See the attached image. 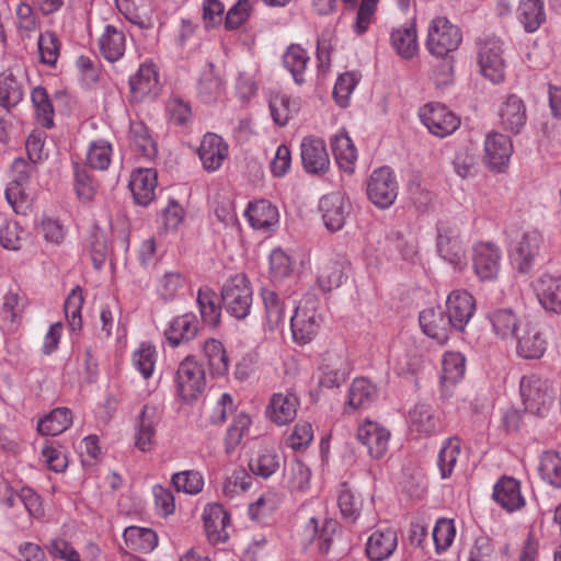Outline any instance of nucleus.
<instances>
[{
	"mask_svg": "<svg viewBox=\"0 0 561 561\" xmlns=\"http://www.w3.org/2000/svg\"><path fill=\"white\" fill-rule=\"evenodd\" d=\"M543 238L537 230L517 231L511 238L508 256L515 270L520 274L533 271L540 255Z\"/></svg>",
	"mask_w": 561,
	"mask_h": 561,
	"instance_id": "f257e3e1",
	"label": "nucleus"
},
{
	"mask_svg": "<svg viewBox=\"0 0 561 561\" xmlns=\"http://www.w3.org/2000/svg\"><path fill=\"white\" fill-rule=\"evenodd\" d=\"M323 317L318 310V301L307 295L296 307L290 318V330L294 341L299 345L310 343L320 332Z\"/></svg>",
	"mask_w": 561,
	"mask_h": 561,
	"instance_id": "f03ea898",
	"label": "nucleus"
},
{
	"mask_svg": "<svg viewBox=\"0 0 561 561\" xmlns=\"http://www.w3.org/2000/svg\"><path fill=\"white\" fill-rule=\"evenodd\" d=\"M34 172L35 164L23 158H16L11 165L5 198L16 214L26 215L31 210L33 198L26 187Z\"/></svg>",
	"mask_w": 561,
	"mask_h": 561,
	"instance_id": "7ed1b4c3",
	"label": "nucleus"
},
{
	"mask_svg": "<svg viewBox=\"0 0 561 561\" xmlns=\"http://www.w3.org/2000/svg\"><path fill=\"white\" fill-rule=\"evenodd\" d=\"M221 300L231 317L238 320L247 318L253 302V289L248 276L238 273L229 277L221 288Z\"/></svg>",
	"mask_w": 561,
	"mask_h": 561,
	"instance_id": "20e7f679",
	"label": "nucleus"
},
{
	"mask_svg": "<svg viewBox=\"0 0 561 561\" xmlns=\"http://www.w3.org/2000/svg\"><path fill=\"white\" fill-rule=\"evenodd\" d=\"M461 39L456 25L445 16H436L430 22L425 46L431 55L445 57L459 47Z\"/></svg>",
	"mask_w": 561,
	"mask_h": 561,
	"instance_id": "39448f33",
	"label": "nucleus"
},
{
	"mask_svg": "<svg viewBox=\"0 0 561 561\" xmlns=\"http://www.w3.org/2000/svg\"><path fill=\"white\" fill-rule=\"evenodd\" d=\"M519 388L525 410L538 416H546L554 399L551 386L540 377L529 375L522 378Z\"/></svg>",
	"mask_w": 561,
	"mask_h": 561,
	"instance_id": "423d86ee",
	"label": "nucleus"
},
{
	"mask_svg": "<svg viewBox=\"0 0 561 561\" xmlns=\"http://www.w3.org/2000/svg\"><path fill=\"white\" fill-rule=\"evenodd\" d=\"M178 396L186 402L196 400L206 387L205 370L193 357H185L179 365L175 375Z\"/></svg>",
	"mask_w": 561,
	"mask_h": 561,
	"instance_id": "0eeeda50",
	"label": "nucleus"
},
{
	"mask_svg": "<svg viewBox=\"0 0 561 561\" xmlns=\"http://www.w3.org/2000/svg\"><path fill=\"white\" fill-rule=\"evenodd\" d=\"M478 65L480 72L493 83L504 80L506 64L503 57V44L499 38L489 37L479 43Z\"/></svg>",
	"mask_w": 561,
	"mask_h": 561,
	"instance_id": "6e6552de",
	"label": "nucleus"
},
{
	"mask_svg": "<svg viewBox=\"0 0 561 561\" xmlns=\"http://www.w3.org/2000/svg\"><path fill=\"white\" fill-rule=\"evenodd\" d=\"M398 195V183L388 167L376 169L367 181V196L378 208L390 207Z\"/></svg>",
	"mask_w": 561,
	"mask_h": 561,
	"instance_id": "1a4fd4ad",
	"label": "nucleus"
},
{
	"mask_svg": "<svg viewBox=\"0 0 561 561\" xmlns=\"http://www.w3.org/2000/svg\"><path fill=\"white\" fill-rule=\"evenodd\" d=\"M437 251L440 257L456 270H462L466 266L465 247L460 238V230L456 225H439Z\"/></svg>",
	"mask_w": 561,
	"mask_h": 561,
	"instance_id": "9d476101",
	"label": "nucleus"
},
{
	"mask_svg": "<svg viewBox=\"0 0 561 561\" xmlns=\"http://www.w3.org/2000/svg\"><path fill=\"white\" fill-rule=\"evenodd\" d=\"M419 116L430 133L442 138L453 134L460 124L459 118L440 103L425 104L420 108Z\"/></svg>",
	"mask_w": 561,
	"mask_h": 561,
	"instance_id": "9b49d317",
	"label": "nucleus"
},
{
	"mask_svg": "<svg viewBox=\"0 0 561 561\" xmlns=\"http://www.w3.org/2000/svg\"><path fill=\"white\" fill-rule=\"evenodd\" d=\"M502 252L493 242H478L472 248V266L481 280L496 278L501 267Z\"/></svg>",
	"mask_w": 561,
	"mask_h": 561,
	"instance_id": "f8f14e48",
	"label": "nucleus"
},
{
	"mask_svg": "<svg viewBox=\"0 0 561 561\" xmlns=\"http://www.w3.org/2000/svg\"><path fill=\"white\" fill-rule=\"evenodd\" d=\"M160 422L158 410L153 405L145 404L136 417L134 445L142 453H149L156 445L157 426Z\"/></svg>",
	"mask_w": 561,
	"mask_h": 561,
	"instance_id": "ddd939ff",
	"label": "nucleus"
},
{
	"mask_svg": "<svg viewBox=\"0 0 561 561\" xmlns=\"http://www.w3.org/2000/svg\"><path fill=\"white\" fill-rule=\"evenodd\" d=\"M300 157L305 171L309 174H325L330 169V158L323 139L308 136L300 144Z\"/></svg>",
	"mask_w": 561,
	"mask_h": 561,
	"instance_id": "4468645a",
	"label": "nucleus"
},
{
	"mask_svg": "<svg viewBox=\"0 0 561 561\" xmlns=\"http://www.w3.org/2000/svg\"><path fill=\"white\" fill-rule=\"evenodd\" d=\"M476 311L473 296L465 289L453 290L446 299V313L456 331H463Z\"/></svg>",
	"mask_w": 561,
	"mask_h": 561,
	"instance_id": "2eb2a0df",
	"label": "nucleus"
},
{
	"mask_svg": "<svg viewBox=\"0 0 561 561\" xmlns=\"http://www.w3.org/2000/svg\"><path fill=\"white\" fill-rule=\"evenodd\" d=\"M513 153L512 140L501 133H490L484 141V162L495 172H503Z\"/></svg>",
	"mask_w": 561,
	"mask_h": 561,
	"instance_id": "dca6fc26",
	"label": "nucleus"
},
{
	"mask_svg": "<svg viewBox=\"0 0 561 561\" xmlns=\"http://www.w3.org/2000/svg\"><path fill=\"white\" fill-rule=\"evenodd\" d=\"M515 352L518 357L527 360L540 359L548 346L545 335L533 325H524L514 336Z\"/></svg>",
	"mask_w": 561,
	"mask_h": 561,
	"instance_id": "f3484780",
	"label": "nucleus"
},
{
	"mask_svg": "<svg viewBox=\"0 0 561 561\" xmlns=\"http://www.w3.org/2000/svg\"><path fill=\"white\" fill-rule=\"evenodd\" d=\"M419 321L423 332L440 344L446 343L455 330L447 313L440 308L423 310L420 313Z\"/></svg>",
	"mask_w": 561,
	"mask_h": 561,
	"instance_id": "a211bd4d",
	"label": "nucleus"
},
{
	"mask_svg": "<svg viewBox=\"0 0 561 561\" xmlns=\"http://www.w3.org/2000/svg\"><path fill=\"white\" fill-rule=\"evenodd\" d=\"M319 383L324 388L339 387L350 373V364L342 353L327 352L320 365Z\"/></svg>",
	"mask_w": 561,
	"mask_h": 561,
	"instance_id": "6ab92c4d",
	"label": "nucleus"
},
{
	"mask_svg": "<svg viewBox=\"0 0 561 561\" xmlns=\"http://www.w3.org/2000/svg\"><path fill=\"white\" fill-rule=\"evenodd\" d=\"M398 547L397 530L391 527L378 528L366 541V554L370 561L389 559Z\"/></svg>",
	"mask_w": 561,
	"mask_h": 561,
	"instance_id": "aec40b11",
	"label": "nucleus"
},
{
	"mask_svg": "<svg viewBox=\"0 0 561 561\" xmlns=\"http://www.w3.org/2000/svg\"><path fill=\"white\" fill-rule=\"evenodd\" d=\"M357 438L367 447L370 457L380 459L388 450L390 433L378 423L366 421L358 426Z\"/></svg>",
	"mask_w": 561,
	"mask_h": 561,
	"instance_id": "412c9836",
	"label": "nucleus"
},
{
	"mask_svg": "<svg viewBox=\"0 0 561 561\" xmlns=\"http://www.w3.org/2000/svg\"><path fill=\"white\" fill-rule=\"evenodd\" d=\"M26 307V297L18 287H10L0 296V322L8 330L18 328Z\"/></svg>",
	"mask_w": 561,
	"mask_h": 561,
	"instance_id": "4be33fe9",
	"label": "nucleus"
},
{
	"mask_svg": "<svg viewBox=\"0 0 561 561\" xmlns=\"http://www.w3.org/2000/svg\"><path fill=\"white\" fill-rule=\"evenodd\" d=\"M229 147L216 134H206L198 148V157L204 169L208 172L217 171L227 159Z\"/></svg>",
	"mask_w": 561,
	"mask_h": 561,
	"instance_id": "5701e85b",
	"label": "nucleus"
},
{
	"mask_svg": "<svg viewBox=\"0 0 561 561\" xmlns=\"http://www.w3.org/2000/svg\"><path fill=\"white\" fill-rule=\"evenodd\" d=\"M539 304L548 311L561 312V277L540 275L533 284Z\"/></svg>",
	"mask_w": 561,
	"mask_h": 561,
	"instance_id": "b1692460",
	"label": "nucleus"
},
{
	"mask_svg": "<svg viewBox=\"0 0 561 561\" xmlns=\"http://www.w3.org/2000/svg\"><path fill=\"white\" fill-rule=\"evenodd\" d=\"M322 213V219L330 231L342 229L347 215V201L340 192H333L324 195L319 204Z\"/></svg>",
	"mask_w": 561,
	"mask_h": 561,
	"instance_id": "393cba45",
	"label": "nucleus"
},
{
	"mask_svg": "<svg viewBox=\"0 0 561 561\" xmlns=\"http://www.w3.org/2000/svg\"><path fill=\"white\" fill-rule=\"evenodd\" d=\"M157 172L153 169H138L131 173L129 188L137 204L147 206L156 195Z\"/></svg>",
	"mask_w": 561,
	"mask_h": 561,
	"instance_id": "a878e982",
	"label": "nucleus"
},
{
	"mask_svg": "<svg viewBox=\"0 0 561 561\" xmlns=\"http://www.w3.org/2000/svg\"><path fill=\"white\" fill-rule=\"evenodd\" d=\"M347 260L344 255L337 254L327 257L320 265L317 282L323 291H331L342 285L345 279L344 270Z\"/></svg>",
	"mask_w": 561,
	"mask_h": 561,
	"instance_id": "bb28decb",
	"label": "nucleus"
},
{
	"mask_svg": "<svg viewBox=\"0 0 561 561\" xmlns=\"http://www.w3.org/2000/svg\"><path fill=\"white\" fill-rule=\"evenodd\" d=\"M501 125L507 131L518 134L527 121L524 101L516 94H510L500 106Z\"/></svg>",
	"mask_w": 561,
	"mask_h": 561,
	"instance_id": "cd10ccee",
	"label": "nucleus"
},
{
	"mask_svg": "<svg viewBox=\"0 0 561 561\" xmlns=\"http://www.w3.org/2000/svg\"><path fill=\"white\" fill-rule=\"evenodd\" d=\"M129 88L133 99L141 101L147 96H156L159 93L158 72L153 65L144 64L129 79Z\"/></svg>",
	"mask_w": 561,
	"mask_h": 561,
	"instance_id": "c85d7f7f",
	"label": "nucleus"
},
{
	"mask_svg": "<svg viewBox=\"0 0 561 561\" xmlns=\"http://www.w3.org/2000/svg\"><path fill=\"white\" fill-rule=\"evenodd\" d=\"M493 499L507 512H514L525 506L520 492V483L514 478L503 477L493 488Z\"/></svg>",
	"mask_w": 561,
	"mask_h": 561,
	"instance_id": "c756f323",
	"label": "nucleus"
},
{
	"mask_svg": "<svg viewBox=\"0 0 561 561\" xmlns=\"http://www.w3.org/2000/svg\"><path fill=\"white\" fill-rule=\"evenodd\" d=\"M198 320L193 313L175 317L164 331V336L172 347L193 340L198 332Z\"/></svg>",
	"mask_w": 561,
	"mask_h": 561,
	"instance_id": "7c9ffc66",
	"label": "nucleus"
},
{
	"mask_svg": "<svg viewBox=\"0 0 561 561\" xmlns=\"http://www.w3.org/2000/svg\"><path fill=\"white\" fill-rule=\"evenodd\" d=\"M390 44L403 59H412L419 51L417 32L414 22L394 27L390 34Z\"/></svg>",
	"mask_w": 561,
	"mask_h": 561,
	"instance_id": "2f4dec72",
	"label": "nucleus"
},
{
	"mask_svg": "<svg viewBox=\"0 0 561 561\" xmlns=\"http://www.w3.org/2000/svg\"><path fill=\"white\" fill-rule=\"evenodd\" d=\"M299 405L298 398L293 393H274L266 408V415L277 425H285L291 422Z\"/></svg>",
	"mask_w": 561,
	"mask_h": 561,
	"instance_id": "473e14b6",
	"label": "nucleus"
},
{
	"mask_svg": "<svg viewBox=\"0 0 561 561\" xmlns=\"http://www.w3.org/2000/svg\"><path fill=\"white\" fill-rule=\"evenodd\" d=\"M493 333L501 340L514 337L522 329L512 308H497L488 314Z\"/></svg>",
	"mask_w": 561,
	"mask_h": 561,
	"instance_id": "72a5a7b5",
	"label": "nucleus"
},
{
	"mask_svg": "<svg viewBox=\"0 0 561 561\" xmlns=\"http://www.w3.org/2000/svg\"><path fill=\"white\" fill-rule=\"evenodd\" d=\"M409 427L412 433H416L419 436H431L438 432L439 420L431 405L416 404L410 411Z\"/></svg>",
	"mask_w": 561,
	"mask_h": 561,
	"instance_id": "f704fd0d",
	"label": "nucleus"
},
{
	"mask_svg": "<svg viewBox=\"0 0 561 561\" xmlns=\"http://www.w3.org/2000/svg\"><path fill=\"white\" fill-rule=\"evenodd\" d=\"M100 54L110 62L117 61L124 56L126 36L122 30L106 25L99 38Z\"/></svg>",
	"mask_w": 561,
	"mask_h": 561,
	"instance_id": "c9c22d12",
	"label": "nucleus"
},
{
	"mask_svg": "<svg viewBox=\"0 0 561 561\" xmlns=\"http://www.w3.org/2000/svg\"><path fill=\"white\" fill-rule=\"evenodd\" d=\"M245 216L250 225L257 230H267L278 222V210L266 199L250 203Z\"/></svg>",
	"mask_w": 561,
	"mask_h": 561,
	"instance_id": "e433bc0d",
	"label": "nucleus"
},
{
	"mask_svg": "<svg viewBox=\"0 0 561 561\" xmlns=\"http://www.w3.org/2000/svg\"><path fill=\"white\" fill-rule=\"evenodd\" d=\"M339 523L335 519L327 518L319 525V522L311 517L306 526V533L310 535L311 543L316 545L318 552L327 553L337 531Z\"/></svg>",
	"mask_w": 561,
	"mask_h": 561,
	"instance_id": "4c0bfd02",
	"label": "nucleus"
},
{
	"mask_svg": "<svg viewBox=\"0 0 561 561\" xmlns=\"http://www.w3.org/2000/svg\"><path fill=\"white\" fill-rule=\"evenodd\" d=\"M331 148L339 167L346 172H353L357 160V150L344 129L332 136Z\"/></svg>",
	"mask_w": 561,
	"mask_h": 561,
	"instance_id": "58836bf2",
	"label": "nucleus"
},
{
	"mask_svg": "<svg viewBox=\"0 0 561 561\" xmlns=\"http://www.w3.org/2000/svg\"><path fill=\"white\" fill-rule=\"evenodd\" d=\"M128 138L134 150L141 157L151 160L157 156V145L144 122L130 121Z\"/></svg>",
	"mask_w": 561,
	"mask_h": 561,
	"instance_id": "ea45409f",
	"label": "nucleus"
},
{
	"mask_svg": "<svg viewBox=\"0 0 561 561\" xmlns=\"http://www.w3.org/2000/svg\"><path fill=\"white\" fill-rule=\"evenodd\" d=\"M123 538L126 547L136 552L149 553L158 546V536L150 528L129 526L125 528Z\"/></svg>",
	"mask_w": 561,
	"mask_h": 561,
	"instance_id": "a19ab883",
	"label": "nucleus"
},
{
	"mask_svg": "<svg viewBox=\"0 0 561 561\" xmlns=\"http://www.w3.org/2000/svg\"><path fill=\"white\" fill-rule=\"evenodd\" d=\"M24 85L12 69L0 73V104L8 111L16 106L23 99Z\"/></svg>",
	"mask_w": 561,
	"mask_h": 561,
	"instance_id": "79ce46f5",
	"label": "nucleus"
},
{
	"mask_svg": "<svg viewBox=\"0 0 561 561\" xmlns=\"http://www.w3.org/2000/svg\"><path fill=\"white\" fill-rule=\"evenodd\" d=\"M517 19L525 31H537L546 20L542 0H520L517 8Z\"/></svg>",
	"mask_w": 561,
	"mask_h": 561,
	"instance_id": "37998d69",
	"label": "nucleus"
},
{
	"mask_svg": "<svg viewBox=\"0 0 561 561\" xmlns=\"http://www.w3.org/2000/svg\"><path fill=\"white\" fill-rule=\"evenodd\" d=\"M377 397L376 387L366 378L353 380L347 394V407L356 410L369 407Z\"/></svg>",
	"mask_w": 561,
	"mask_h": 561,
	"instance_id": "c03bdc74",
	"label": "nucleus"
},
{
	"mask_svg": "<svg viewBox=\"0 0 561 561\" xmlns=\"http://www.w3.org/2000/svg\"><path fill=\"white\" fill-rule=\"evenodd\" d=\"M197 305L203 321L210 327L220 323L221 307L217 294L209 287H202L197 293Z\"/></svg>",
	"mask_w": 561,
	"mask_h": 561,
	"instance_id": "a18cd8bd",
	"label": "nucleus"
},
{
	"mask_svg": "<svg viewBox=\"0 0 561 561\" xmlns=\"http://www.w3.org/2000/svg\"><path fill=\"white\" fill-rule=\"evenodd\" d=\"M71 423V411L67 408H57L38 422L37 430L42 435L56 436L65 432Z\"/></svg>",
	"mask_w": 561,
	"mask_h": 561,
	"instance_id": "49530a36",
	"label": "nucleus"
},
{
	"mask_svg": "<svg viewBox=\"0 0 561 561\" xmlns=\"http://www.w3.org/2000/svg\"><path fill=\"white\" fill-rule=\"evenodd\" d=\"M280 467V457L271 449H261L254 455L249 462V468L254 476L268 479Z\"/></svg>",
	"mask_w": 561,
	"mask_h": 561,
	"instance_id": "de8ad7c7",
	"label": "nucleus"
},
{
	"mask_svg": "<svg viewBox=\"0 0 561 561\" xmlns=\"http://www.w3.org/2000/svg\"><path fill=\"white\" fill-rule=\"evenodd\" d=\"M460 451L461 444L458 437H450L443 443L437 458V466L443 479L451 477Z\"/></svg>",
	"mask_w": 561,
	"mask_h": 561,
	"instance_id": "09e8293b",
	"label": "nucleus"
},
{
	"mask_svg": "<svg viewBox=\"0 0 561 561\" xmlns=\"http://www.w3.org/2000/svg\"><path fill=\"white\" fill-rule=\"evenodd\" d=\"M31 99L37 123L44 128H51L54 126L55 112L46 89L35 87L32 90Z\"/></svg>",
	"mask_w": 561,
	"mask_h": 561,
	"instance_id": "8fccbe9b",
	"label": "nucleus"
},
{
	"mask_svg": "<svg viewBox=\"0 0 561 561\" xmlns=\"http://www.w3.org/2000/svg\"><path fill=\"white\" fill-rule=\"evenodd\" d=\"M309 56L307 51L296 44H291L283 56L285 68L293 75L297 84L305 82L304 71L307 68Z\"/></svg>",
	"mask_w": 561,
	"mask_h": 561,
	"instance_id": "3c124183",
	"label": "nucleus"
},
{
	"mask_svg": "<svg viewBox=\"0 0 561 561\" xmlns=\"http://www.w3.org/2000/svg\"><path fill=\"white\" fill-rule=\"evenodd\" d=\"M538 472L545 482L553 488H561L560 455L552 450L543 451L540 456Z\"/></svg>",
	"mask_w": 561,
	"mask_h": 561,
	"instance_id": "603ef678",
	"label": "nucleus"
},
{
	"mask_svg": "<svg viewBox=\"0 0 561 561\" xmlns=\"http://www.w3.org/2000/svg\"><path fill=\"white\" fill-rule=\"evenodd\" d=\"M112 156V144L104 139H98L90 142L85 161L91 169L104 171L110 167Z\"/></svg>",
	"mask_w": 561,
	"mask_h": 561,
	"instance_id": "864d4df0",
	"label": "nucleus"
},
{
	"mask_svg": "<svg viewBox=\"0 0 561 561\" xmlns=\"http://www.w3.org/2000/svg\"><path fill=\"white\" fill-rule=\"evenodd\" d=\"M337 506L343 517L352 522L356 520L360 513L363 506L362 497L355 493L347 482H343L339 486Z\"/></svg>",
	"mask_w": 561,
	"mask_h": 561,
	"instance_id": "5fc2aeb1",
	"label": "nucleus"
},
{
	"mask_svg": "<svg viewBox=\"0 0 561 561\" xmlns=\"http://www.w3.org/2000/svg\"><path fill=\"white\" fill-rule=\"evenodd\" d=\"M203 351L208 359V365L214 375H225L229 369V360L221 342L208 339L203 345Z\"/></svg>",
	"mask_w": 561,
	"mask_h": 561,
	"instance_id": "6e6d98bb",
	"label": "nucleus"
},
{
	"mask_svg": "<svg viewBox=\"0 0 561 561\" xmlns=\"http://www.w3.org/2000/svg\"><path fill=\"white\" fill-rule=\"evenodd\" d=\"M252 420L249 414L240 412L236 414L231 424L227 428L225 436L226 451L229 454L239 446L243 437L248 434Z\"/></svg>",
	"mask_w": 561,
	"mask_h": 561,
	"instance_id": "4d7b16f0",
	"label": "nucleus"
},
{
	"mask_svg": "<svg viewBox=\"0 0 561 561\" xmlns=\"http://www.w3.org/2000/svg\"><path fill=\"white\" fill-rule=\"evenodd\" d=\"M466 371V358L459 352H446L443 357L442 379L445 383H457Z\"/></svg>",
	"mask_w": 561,
	"mask_h": 561,
	"instance_id": "13d9d810",
	"label": "nucleus"
},
{
	"mask_svg": "<svg viewBox=\"0 0 561 561\" xmlns=\"http://www.w3.org/2000/svg\"><path fill=\"white\" fill-rule=\"evenodd\" d=\"M311 470L299 459L290 462L286 473L288 488L294 492H306L310 486Z\"/></svg>",
	"mask_w": 561,
	"mask_h": 561,
	"instance_id": "bf43d9fd",
	"label": "nucleus"
},
{
	"mask_svg": "<svg viewBox=\"0 0 561 561\" xmlns=\"http://www.w3.org/2000/svg\"><path fill=\"white\" fill-rule=\"evenodd\" d=\"M172 485L178 492L196 495L204 488V478L199 471L185 470L172 474Z\"/></svg>",
	"mask_w": 561,
	"mask_h": 561,
	"instance_id": "052dcab7",
	"label": "nucleus"
},
{
	"mask_svg": "<svg viewBox=\"0 0 561 561\" xmlns=\"http://www.w3.org/2000/svg\"><path fill=\"white\" fill-rule=\"evenodd\" d=\"M186 284V278L180 272H167L157 283V293L164 300L174 299Z\"/></svg>",
	"mask_w": 561,
	"mask_h": 561,
	"instance_id": "680f3d73",
	"label": "nucleus"
},
{
	"mask_svg": "<svg viewBox=\"0 0 561 561\" xmlns=\"http://www.w3.org/2000/svg\"><path fill=\"white\" fill-rule=\"evenodd\" d=\"M224 90V83L213 64L205 70L199 80V94L205 101L210 102L217 99Z\"/></svg>",
	"mask_w": 561,
	"mask_h": 561,
	"instance_id": "e2e57ef3",
	"label": "nucleus"
},
{
	"mask_svg": "<svg viewBox=\"0 0 561 561\" xmlns=\"http://www.w3.org/2000/svg\"><path fill=\"white\" fill-rule=\"evenodd\" d=\"M456 526L453 519L439 518L433 529V540L437 553L445 552L454 542Z\"/></svg>",
	"mask_w": 561,
	"mask_h": 561,
	"instance_id": "0e129e2a",
	"label": "nucleus"
},
{
	"mask_svg": "<svg viewBox=\"0 0 561 561\" xmlns=\"http://www.w3.org/2000/svg\"><path fill=\"white\" fill-rule=\"evenodd\" d=\"M157 360V351L154 346L142 343L133 353L134 367L142 375L144 378H149L154 369Z\"/></svg>",
	"mask_w": 561,
	"mask_h": 561,
	"instance_id": "69168bd1",
	"label": "nucleus"
},
{
	"mask_svg": "<svg viewBox=\"0 0 561 561\" xmlns=\"http://www.w3.org/2000/svg\"><path fill=\"white\" fill-rule=\"evenodd\" d=\"M83 295L80 287L73 288L65 301V314L71 330H80L82 327L81 310L83 306Z\"/></svg>",
	"mask_w": 561,
	"mask_h": 561,
	"instance_id": "338daca9",
	"label": "nucleus"
},
{
	"mask_svg": "<svg viewBox=\"0 0 561 561\" xmlns=\"http://www.w3.org/2000/svg\"><path fill=\"white\" fill-rule=\"evenodd\" d=\"M270 110L273 121L279 126H285L296 107L287 94L277 92L270 99Z\"/></svg>",
	"mask_w": 561,
	"mask_h": 561,
	"instance_id": "774afa93",
	"label": "nucleus"
}]
</instances>
